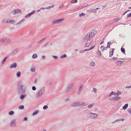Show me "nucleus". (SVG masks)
Here are the masks:
<instances>
[{"instance_id": "nucleus-1", "label": "nucleus", "mask_w": 131, "mask_h": 131, "mask_svg": "<svg viewBox=\"0 0 131 131\" xmlns=\"http://www.w3.org/2000/svg\"><path fill=\"white\" fill-rule=\"evenodd\" d=\"M121 94V92L118 91H112L108 95L110 97L109 100H114L115 101H118L121 98L119 95Z\"/></svg>"}, {"instance_id": "nucleus-2", "label": "nucleus", "mask_w": 131, "mask_h": 131, "mask_svg": "<svg viewBox=\"0 0 131 131\" xmlns=\"http://www.w3.org/2000/svg\"><path fill=\"white\" fill-rule=\"evenodd\" d=\"M95 34V32H94L93 30H92L89 34L85 36L84 40L87 41H91L92 42V38L94 37Z\"/></svg>"}, {"instance_id": "nucleus-3", "label": "nucleus", "mask_w": 131, "mask_h": 131, "mask_svg": "<svg viewBox=\"0 0 131 131\" xmlns=\"http://www.w3.org/2000/svg\"><path fill=\"white\" fill-rule=\"evenodd\" d=\"M64 20V18H62L60 19L53 20L51 22V24L53 25L56 24H59L62 22Z\"/></svg>"}, {"instance_id": "nucleus-4", "label": "nucleus", "mask_w": 131, "mask_h": 131, "mask_svg": "<svg viewBox=\"0 0 131 131\" xmlns=\"http://www.w3.org/2000/svg\"><path fill=\"white\" fill-rule=\"evenodd\" d=\"M88 117L92 118H96L97 117V115L95 113H90L88 114Z\"/></svg>"}, {"instance_id": "nucleus-5", "label": "nucleus", "mask_w": 131, "mask_h": 131, "mask_svg": "<svg viewBox=\"0 0 131 131\" xmlns=\"http://www.w3.org/2000/svg\"><path fill=\"white\" fill-rule=\"evenodd\" d=\"M11 41V40L8 39L3 38L1 39V42L4 43L10 42Z\"/></svg>"}, {"instance_id": "nucleus-6", "label": "nucleus", "mask_w": 131, "mask_h": 131, "mask_svg": "<svg viewBox=\"0 0 131 131\" xmlns=\"http://www.w3.org/2000/svg\"><path fill=\"white\" fill-rule=\"evenodd\" d=\"M20 11L19 9H15L14 11L12 12V13L13 15H15L19 13Z\"/></svg>"}, {"instance_id": "nucleus-7", "label": "nucleus", "mask_w": 131, "mask_h": 131, "mask_svg": "<svg viewBox=\"0 0 131 131\" xmlns=\"http://www.w3.org/2000/svg\"><path fill=\"white\" fill-rule=\"evenodd\" d=\"M74 84L72 83L69 84L67 88V89L68 90H72L73 89V86L74 85Z\"/></svg>"}, {"instance_id": "nucleus-8", "label": "nucleus", "mask_w": 131, "mask_h": 131, "mask_svg": "<svg viewBox=\"0 0 131 131\" xmlns=\"http://www.w3.org/2000/svg\"><path fill=\"white\" fill-rule=\"evenodd\" d=\"M79 102H76L74 103H73L71 105V106L72 107H75L78 106H80L79 105Z\"/></svg>"}, {"instance_id": "nucleus-9", "label": "nucleus", "mask_w": 131, "mask_h": 131, "mask_svg": "<svg viewBox=\"0 0 131 131\" xmlns=\"http://www.w3.org/2000/svg\"><path fill=\"white\" fill-rule=\"evenodd\" d=\"M92 42H91V41H86V43H85V47H87L90 45L91 43Z\"/></svg>"}, {"instance_id": "nucleus-10", "label": "nucleus", "mask_w": 131, "mask_h": 131, "mask_svg": "<svg viewBox=\"0 0 131 131\" xmlns=\"http://www.w3.org/2000/svg\"><path fill=\"white\" fill-rule=\"evenodd\" d=\"M123 61H118L116 62V65L118 66H120L122 64Z\"/></svg>"}, {"instance_id": "nucleus-11", "label": "nucleus", "mask_w": 131, "mask_h": 131, "mask_svg": "<svg viewBox=\"0 0 131 131\" xmlns=\"http://www.w3.org/2000/svg\"><path fill=\"white\" fill-rule=\"evenodd\" d=\"M43 91H40L37 94V97H38L41 96L43 94Z\"/></svg>"}, {"instance_id": "nucleus-12", "label": "nucleus", "mask_w": 131, "mask_h": 131, "mask_svg": "<svg viewBox=\"0 0 131 131\" xmlns=\"http://www.w3.org/2000/svg\"><path fill=\"white\" fill-rule=\"evenodd\" d=\"M17 67V64L16 63H14L13 64L11 65L10 67V68L11 69H12L14 68H16Z\"/></svg>"}, {"instance_id": "nucleus-13", "label": "nucleus", "mask_w": 131, "mask_h": 131, "mask_svg": "<svg viewBox=\"0 0 131 131\" xmlns=\"http://www.w3.org/2000/svg\"><path fill=\"white\" fill-rule=\"evenodd\" d=\"M79 104L80 106H86L87 105L86 103L84 102H80Z\"/></svg>"}, {"instance_id": "nucleus-14", "label": "nucleus", "mask_w": 131, "mask_h": 131, "mask_svg": "<svg viewBox=\"0 0 131 131\" xmlns=\"http://www.w3.org/2000/svg\"><path fill=\"white\" fill-rule=\"evenodd\" d=\"M16 123V121L15 120L12 121L10 123V125L12 126H14Z\"/></svg>"}, {"instance_id": "nucleus-15", "label": "nucleus", "mask_w": 131, "mask_h": 131, "mask_svg": "<svg viewBox=\"0 0 131 131\" xmlns=\"http://www.w3.org/2000/svg\"><path fill=\"white\" fill-rule=\"evenodd\" d=\"M25 20V19H23L20 21L18 23L16 24V25H19L23 24Z\"/></svg>"}, {"instance_id": "nucleus-16", "label": "nucleus", "mask_w": 131, "mask_h": 131, "mask_svg": "<svg viewBox=\"0 0 131 131\" xmlns=\"http://www.w3.org/2000/svg\"><path fill=\"white\" fill-rule=\"evenodd\" d=\"M8 56H6L2 61L1 62V63L2 64H4V63H5V62H6V61L7 58H8Z\"/></svg>"}, {"instance_id": "nucleus-17", "label": "nucleus", "mask_w": 131, "mask_h": 131, "mask_svg": "<svg viewBox=\"0 0 131 131\" xmlns=\"http://www.w3.org/2000/svg\"><path fill=\"white\" fill-rule=\"evenodd\" d=\"M26 96V94H22L20 96H19L20 98L21 99H23Z\"/></svg>"}, {"instance_id": "nucleus-18", "label": "nucleus", "mask_w": 131, "mask_h": 131, "mask_svg": "<svg viewBox=\"0 0 131 131\" xmlns=\"http://www.w3.org/2000/svg\"><path fill=\"white\" fill-rule=\"evenodd\" d=\"M128 106V104L127 103L123 107V110H125L126 109Z\"/></svg>"}, {"instance_id": "nucleus-19", "label": "nucleus", "mask_w": 131, "mask_h": 131, "mask_svg": "<svg viewBox=\"0 0 131 131\" xmlns=\"http://www.w3.org/2000/svg\"><path fill=\"white\" fill-rule=\"evenodd\" d=\"M9 19L5 18V19L3 20V22L4 23H8V20Z\"/></svg>"}, {"instance_id": "nucleus-20", "label": "nucleus", "mask_w": 131, "mask_h": 131, "mask_svg": "<svg viewBox=\"0 0 131 131\" xmlns=\"http://www.w3.org/2000/svg\"><path fill=\"white\" fill-rule=\"evenodd\" d=\"M88 51V50H87V49H84L83 50H81L79 51V53H83L84 52L86 51Z\"/></svg>"}, {"instance_id": "nucleus-21", "label": "nucleus", "mask_w": 131, "mask_h": 131, "mask_svg": "<svg viewBox=\"0 0 131 131\" xmlns=\"http://www.w3.org/2000/svg\"><path fill=\"white\" fill-rule=\"evenodd\" d=\"M95 65V63L93 61H92L90 64V66L91 67H93Z\"/></svg>"}, {"instance_id": "nucleus-22", "label": "nucleus", "mask_w": 131, "mask_h": 131, "mask_svg": "<svg viewBox=\"0 0 131 131\" xmlns=\"http://www.w3.org/2000/svg\"><path fill=\"white\" fill-rule=\"evenodd\" d=\"M14 23V21L13 20H11L10 19H9L8 23H11L12 24H13Z\"/></svg>"}, {"instance_id": "nucleus-23", "label": "nucleus", "mask_w": 131, "mask_h": 131, "mask_svg": "<svg viewBox=\"0 0 131 131\" xmlns=\"http://www.w3.org/2000/svg\"><path fill=\"white\" fill-rule=\"evenodd\" d=\"M77 0H72L71 1L70 3H77Z\"/></svg>"}, {"instance_id": "nucleus-24", "label": "nucleus", "mask_w": 131, "mask_h": 131, "mask_svg": "<svg viewBox=\"0 0 131 131\" xmlns=\"http://www.w3.org/2000/svg\"><path fill=\"white\" fill-rule=\"evenodd\" d=\"M121 51L122 52H123L124 54L125 53V50L124 48H121Z\"/></svg>"}, {"instance_id": "nucleus-25", "label": "nucleus", "mask_w": 131, "mask_h": 131, "mask_svg": "<svg viewBox=\"0 0 131 131\" xmlns=\"http://www.w3.org/2000/svg\"><path fill=\"white\" fill-rule=\"evenodd\" d=\"M101 54L100 51H99L97 53V56L98 57H100L101 56Z\"/></svg>"}, {"instance_id": "nucleus-26", "label": "nucleus", "mask_w": 131, "mask_h": 131, "mask_svg": "<svg viewBox=\"0 0 131 131\" xmlns=\"http://www.w3.org/2000/svg\"><path fill=\"white\" fill-rule=\"evenodd\" d=\"M16 75L18 77H19L21 75V72L20 71L18 72H17Z\"/></svg>"}, {"instance_id": "nucleus-27", "label": "nucleus", "mask_w": 131, "mask_h": 131, "mask_svg": "<svg viewBox=\"0 0 131 131\" xmlns=\"http://www.w3.org/2000/svg\"><path fill=\"white\" fill-rule=\"evenodd\" d=\"M37 56L36 54H34L32 56V58L34 59L35 58L37 57Z\"/></svg>"}, {"instance_id": "nucleus-28", "label": "nucleus", "mask_w": 131, "mask_h": 131, "mask_svg": "<svg viewBox=\"0 0 131 131\" xmlns=\"http://www.w3.org/2000/svg\"><path fill=\"white\" fill-rule=\"evenodd\" d=\"M31 16V15L29 13L28 14L25 16V17L26 18H28L30 17Z\"/></svg>"}, {"instance_id": "nucleus-29", "label": "nucleus", "mask_w": 131, "mask_h": 131, "mask_svg": "<svg viewBox=\"0 0 131 131\" xmlns=\"http://www.w3.org/2000/svg\"><path fill=\"white\" fill-rule=\"evenodd\" d=\"M93 104L92 103L90 104L88 106V107L89 108H91L92 107V106L93 105Z\"/></svg>"}, {"instance_id": "nucleus-30", "label": "nucleus", "mask_w": 131, "mask_h": 131, "mask_svg": "<svg viewBox=\"0 0 131 131\" xmlns=\"http://www.w3.org/2000/svg\"><path fill=\"white\" fill-rule=\"evenodd\" d=\"M23 85L21 84H20L19 86V87L21 90H23Z\"/></svg>"}, {"instance_id": "nucleus-31", "label": "nucleus", "mask_w": 131, "mask_h": 131, "mask_svg": "<svg viewBox=\"0 0 131 131\" xmlns=\"http://www.w3.org/2000/svg\"><path fill=\"white\" fill-rule=\"evenodd\" d=\"M18 108L21 110L23 109L24 108V106L23 105H20L19 107Z\"/></svg>"}, {"instance_id": "nucleus-32", "label": "nucleus", "mask_w": 131, "mask_h": 131, "mask_svg": "<svg viewBox=\"0 0 131 131\" xmlns=\"http://www.w3.org/2000/svg\"><path fill=\"white\" fill-rule=\"evenodd\" d=\"M95 47V45H94L90 49H87V50H88V51H89L90 50H92V49H93V48H94Z\"/></svg>"}, {"instance_id": "nucleus-33", "label": "nucleus", "mask_w": 131, "mask_h": 131, "mask_svg": "<svg viewBox=\"0 0 131 131\" xmlns=\"http://www.w3.org/2000/svg\"><path fill=\"white\" fill-rule=\"evenodd\" d=\"M121 121V119H116L115 121H114L113 122H112V123H115L117 122L120 121Z\"/></svg>"}, {"instance_id": "nucleus-34", "label": "nucleus", "mask_w": 131, "mask_h": 131, "mask_svg": "<svg viewBox=\"0 0 131 131\" xmlns=\"http://www.w3.org/2000/svg\"><path fill=\"white\" fill-rule=\"evenodd\" d=\"M67 56V55L65 54H64L63 55H61L60 57L61 58H64L66 57Z\"/></svg>"}, {"instance_id": "nucleus-35", "label": "nucleus", "mask_w": 131, "mask_h": 131, "mask_svg": "<svg viewBox=\"0 0 131 131\" xmlns=\"http://www.w3.org/2000/svg\"><path fill=\"white\" fill-rule=\"evenodd\" d=\"M38 110L35 111H34V112L33 113V114H32L33 115H36L38 113Z\"/></svg>"}, {"instance_id": "nucleus-36", "label": "nucleus", "mask_w": 131, "mask_h": 131, "mask_svg": "<svg viewBox=\"0 0 131 131\" xmlns=\"http://www.w3.org/2000/svg\"><path fill=\"white\" fill-rule=\"evenodd\" d=\"M120 19V18H117L115 19V22H117Z\"/></svg>"}, {"instance_id": "nucleus-37", "label": "nucleus", "mask_w": 131, "mask_h": 131, "mask_svg": "<svg viewBox=\"0 0 131 131\" xmlns=\"http://www.w3.org/2000/svg\"><path fill=\"white\" fill-rule=\"evenodd\" d=\"M14 113V112L13 111H11L9 113V114L10 115H13Z\"/></svg>"}, {"instance_id": "nucleus-38", "label": "nucleus", "mask_w": 131, "mask_h": 131, "mask_svg": "<svg viewBox=\"0 0 131 131\" xmlns=\"http://www.w3.org/2000/svg\"><path fill=\"white\" fill-rule=\"evenodd\" d=\"M17 52L15 51V50H13L12 52V54L13 55L15 54Z\"/></svg>"}, {"instance_id": "nucleus-39", "label": "nucleus", "mask_w": 131, "mask_h": 131, "mask_svg": "<svg viewBox=\"0 0 131 131\" xmlns=\"http://www.w3.org/2000/svg\"><path fill=\"white\" fill-rule=\"evenodd\" d=\"M114 51H113V50H112L110 52L111 53V54H110V55H109L110 57H111L113 56V54Z\"/></svg>"}, {"instance_id": "nucleus-40", "label": "nucleus", "mask_w": 131, "mask_h": 131, "mask_svg": "<svg viewBox=\"0 0 131 131\" xmlns=\"http://www.w3.org/2000/svg\"><path fill=\"white\" fill-rule=\"evenodd\" d=\"M83 86V84L81 85L79 88V90H82V88Z\"/></svg>"}, {"instance_id": "nucleus-41", "label": "nucleus", "mask_w": 131, "mask_h": 131, "mask_svg": "<svg viewBox=\"0 0 131 131\" xmlns=\"http://www.w3.org/2000/svg\"><path fill=\"white\" fill-rule=\"evenodd\" d=\"M35 12V10H33L32 11L30 14L31 15L32 14H34Z\"/></svg>"}, {"instance_id": "nucleus-42", "label": "nucleus", "mask_w": 131, "mask_h": 131, "mask_svg": "<svg viewBox=\"0 0 131 131\" xmlns=\"http://www.w3.org/2000/svg\"><path fill=\"white\" fill-rule=\"evenodd\" d=\"M110 44L109 43V42H107V46L106 47L108 48H110Z\"/></svg>"}, {"instance_id": "nucleus-43", "label": "nucleus", "mask_w": 131, "mask_h": 131, "mask_svg": "<svg viewBox=\"0 0 131 131\" xmlns=\"http://www.w3.org/2000/svg\"><path fill=\"white\" fill-rule=\"evenodd\" d=\"M48 108V106H45L43 107V109L44 110H46Z\"/></svg>"}, {"instance_id": "nucleus-44", "label": "nucleus", "mask_w": 131, "mask_h": 131, "mask_svg": "<svg viewBox=\"0 0 131 131\" xmlns=\"http://www.w3.org/2000/svg\"><path fill=\"white\" fill-rule=\"evenodd\" d=\"M127 17L128 18H129L131 17V13L129 14H127Z\"/></svg>"}, {"instance_id": "nucleus-45", "label": "nucleus", "mask_w": 131, "mask_h": 131, "mask_svg": "<svg viewBox=\"0 0 131 131\" xmlns=\"http://www.w3.org/2000/svg\"><path fill=\"white\" fill-rule=\"evenodd\" d=\"M84 15H85V14L83 13H81L79 14V16L80 17L82 16H84Z\"/></svg>"}, {"instance_id": "nucleus-46", "label": "nucleus", "mask_w": 131, "mask_h": 131, "mask_svg": "<svg viewBox=\"0 0 131 131\" xmlns=\"http://www.w3.org/2000/svg\"><path fill=\"white\" fill-rule=\"evenodd\" d=\"M107 48H108L107 47H104V48H103L102 50V51H103L104 50H107Z\"/></svg>"}, {"instance_id": "nucleus-47", "label": "nucleus", "mask_w": 131, "mask_h": 131, "mask_svg": "<svg viewBox=\"0 0 131 131\" xmlns=\"http://www.w3.org/2000/svg\"><path fill=\"white\" fill-rule=\"evenodd\" d=\"M93 12V13H95L96 12V9H92V10Z\"/></svg>"}, {"instance_id": "nucleus-48", "label": "nucleus", "mask_w": 131, "mask_h": 131, "mask_svg": "<svg viewBox=\"0 0 131 131\" xmlns=\"http://www.w3.org/2000/svg\"><path fill=\"white\" fill-rule=\"evenodd\" d=\"M128 111L129 113L131 115V109L129 108L128 109Z\"/></svg>"}, {"instance_id": "nucleus-49", "label": "nucleus", "mask_w": 131, "mask_h": 131, "mask_svg": "<svg viewBox=\"0 0 131 131\" xmlns=\"http://www.w3.org/2000/svg\"><path fill=\"white\" fill-rule=\"evenodd\" d=\"M35 68H31V71L32 72H34L35 71Z\"/></svg>"}, {"instance_id": "nucleus-50", "label": "nucleus", "mask_w": 131, "mask_h": 131, "mask_svg": "<svg viewBox=\"0 0 131 131\" xmlns=\"http://www.w3.org/2000/svg\"><path fill=\"white\" fill-rule=\"evenodd\" d=\"M126 89H129L131 88V85L129 86H127L125 87Z\"/></svg>"}, {"instance_id": "nucleus-51", "label": "nucleus", "mask_w": 131, "mask_h": 131, "mask_svg": "<svg viewBox=\"0 0 131 131\" xmlns=\"http://www.w3.org/2000/svg\"><path fill=\"white\" fill-rule=\"evenodd\" d=\"M32 90H36V88L35 86H33L32 87Z\"/></svg>"}, {"instance_id": "nucleus-52", "label": "nucleus", "mask_w": 131, "mask_h": 131, "mask_svg": "<svg viewBox=\"0 0 131 131\" xmlns=\"http://www.w3.org/2000/svg\"><path fill=\"white\" fill-rule=\"evenodd\" d=\"M53 57L55 59H57L58 58L57 56L54 55L53 56Z\"/></svg>"}, {"instance_id": "nucleus-53", "label": "nucleus", "mask_w": 131, "mask_h": 131, "mask_svg": "<svg viewBox=\"0 0 131 131\" xmlns=\"http://www.w3.org/2000/svg\"><path fill=\"white\" fill-rule=\"evenodd\" d=\"M43 41V40H41L38 41V42H37V43H39L40 42H42Z\"/></svg>"}, {"instance_id": "nucleus-54", "label": "nucleus", "mask_w": 131, "mask_h": 131, "mask_svg": "<svg viewBox=\"0 0 131 131\" xmlns=\"http://www.w3.org/2000/svg\"><path fill=\"white\" fill-rule=\"evenodd\" d=\"M17 53L19 51V48H17L16 49L14 50Z\"/></svg>"}, {"instance_id": "nucleus-55", "label": "nucleus", "mask_w": 131, "mask_h": 131, "mask_svg": "<svg viewBox=\"0 0 131 131\" xmlns=\"http://www.w3.org/2000/svg\"><path fill=\"white\" fill-rule=\"evenodd\" d=\"M129 11H130V10H128L125 13H124L123 14V15H124L127 12H129Z\"/></svg>"}, {"instance_id": "nucleus-56", "label": "nucleus", "mask_w": 131, "mask_h": 131, "mask_svg": "<svg viewBox=\"0 0 131 131\" xmlns=\"http://www.w3.org/2000/svg\"><path fill=\"white\" fill-rule=\"evenodd\" d=\"M64 6L63 5V4H62L61 5V6L59 7V8H61V7H63Z\"/></svg>"}, {"instance_id": "nucleus-57", "label": "nucleus", "mask_w": 131, "mask_h": 131, "mask_svg": "<svg viewBox=\"0 0 131 131\" xmlns=\"http://www.w3.org/2000/svg\"><path fill=\"white\" fill-rule=\"evenodd\" d=\"M104 46H102L101 47H100V49L102 51V50L103 48H104Z\"/></svg>"}, {"instance_id": "nucleus-58", "label": "nucleus", "mask_w": 131, "mask_h": 131, "mask_svg": "<svg viewBox=\"0 0 131 131\" xmlns=\"http://www.w3.org/2000/svg\"><path fill=\"white\" fill-rule=\"evenodd\" d=\"M46 57V56L45 55H43L42 56V58H43V59H44Z\"/></svg>"}, {"instance_id": "nucleus-59", "label": "nucleus", "mask_w": 131, "mask_h": 131, "mask_svg": "<svg viewBox=\"0 0 131 131\" xmlns=\"http://www.w3.org/2000/svg\"><path fill=\"white\" fill-rule=\"evenodd\" d=\"M51 8V7H50V6H49L48 7L46 8V9H50Z\"/></svg>"}, {"instance_id": "nucleus-60", "label": "nucleus", "mask_w": 131, "mask_h": 131, "mask_svg": "<svg viewBox=\"0 0 131 131\" xmlns=\"http://www.w3.org/2000/svg\"><path fill=\"white\" fill-rule=\"evenodd\" d=\"M45 87H43L40 90H44L45 89Z\"/></svg>"}, {"instance_id": "nucleus-61", "label": "nucleus", "mask_w": 131, "mask_h": 131, "mask_svg": "<svg viewBox=\"0 0 131 131\" xmlns=\"http://www.w3.org/2000/svg\"><path fill=\"white\" fill-rule=\"evenodd\" d=\"M112 58L113 59H114V60H116V59H117V57H113Z\"/></svg>"}, {"instance_id": "nucleus-62", "label": "nucleus", "mask_w": 131, "mask_h": 131, "mask_svg": "<svg viewBox=\"0 0 131 131\" xmlns=\"http://www.w3.org/2000/svg\"><path fill=\"white\" fill-rule=\"evenodd\" d=\"M45 9H46V8H43V7H41L40 8V10H44Z\"/></svg>"}, {"instance_id": "nucleus-63", "label": "nucleus", "mask_w": 131, "mask_h": 131, "mask_svg": "<svg viewBox=\"0 0 131 131\" xmlns=\"http://www.w3.org/2000/svg\"><path fill=\"white\" fill-rule=\"evenodd\" d=\"M48 43H47L46 44H45L44 46V47H46L47 46V45L48 44Z\"/></svg>"}, {"instance_id": "nucleus-64", "label": "nucleus", "mask_w": 131, "mask_h": 131, "mask_svg": "<svg viewBox=\"0 0 131 131\" xmlns=\"http://www.w3.org/2000/svg\"><path fill=\"white\" fill-rule=\"evenodd\" d=\"M24 121H26L27 119V117H26L24 118Z\"/></svg>"}]
</instances>
